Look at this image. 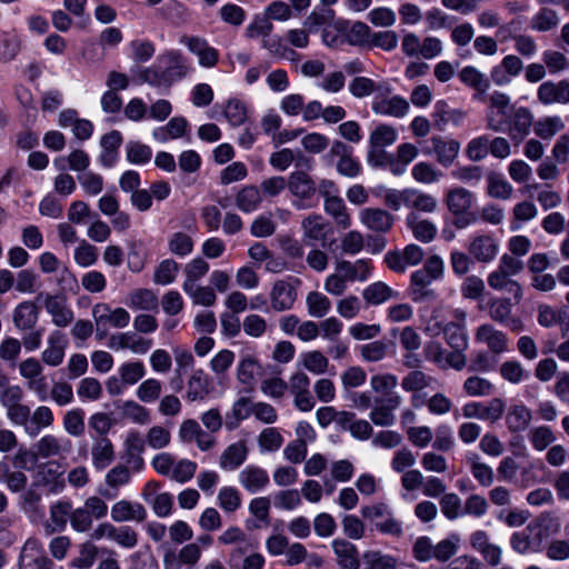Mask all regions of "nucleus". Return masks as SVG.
<instances>
[{"label":"nucleus","instance_id":"680f3d73","mask_svg":"<svg viewBox=\"0 0 569 569\" xmlns=\"http://www.w3.org/2000/svg\"><path fill=\"white\" fill-rule=\"evenodd\" d=\"M121 413L124 418L137 425H147L151 420L150 411L134 400H126L120 406Z\"/></svg>","mask_w":569,"mask_h":569},{"label":"nucleus","instance_id":"ea45409f","mask_svg":"<svg viewBox=\"0 0 569 569\" xmlns=\"http://www.w3.org/2000/svg\"><path fill=\"white\" fill-rule=\"evenodd\" d=\"M406 221L417 240L428 243L435 239L437 227L431 221L420 219L415 212L409 213Z\"/></svg>","mask_w":569,"mask_h":569},{"label":"nucleus","instance_id":"6e6d98bb","mask_svg":"<svg viewBox=\"0 0 569 569\" xmlns=\"http://www.w3.org/2000/svg\"><path fill=\"white\" fill-rule=\"evenodd\" d=\"M488 186L487 193L495 199L508 200L511 198L513 188L512 186L505 179L503 176L499 173H490L487 177Z\"/></svg>","mask_w":569,"mask_h":569},{"label":"nucleus","instance_id":"c9c22d12","mask_svg":"<svg viewBox=\"0 0 569 569\" xmlns=\"http://www.w3.org/2000/svg\"><path fill=\"white\" fill-rule=\"evenodd\" d=\"M92 466L102 470L107 468L114 460V449L112 442L106 438L100 437L94 440L91 448Z\"/></svg>","mask_w":569,"mask_h":569},{"label":"nucleus","instance_id":"774afa93","mask_svg":"<svg viewBox=\"0 0 569 569\" xmlns=\"http://www.w3.org/2000/svg\"><path fill=\"white\" fill-rule=\"evenodd\" d=\"M283 437L277 428L268 427L258 436V446L261 452L278 451L283 445Z\"/></svg>","mask_w":569,"mask_h":569},{"label":"nucleus","instance_id":"69168bd1","mask_svg":"<svg viewBox=\"0 0 569 569\" xmlns=\"http://www.w3.org/2000/svg\"><path fill=\"white\" fill-rule=\"evenodd\" d=\"M440 510L450 521L463 516L462 500L456 492H446L439 500Z\"/></svg>","mask_w":569,"mask_h":569},{"label":"nucleus","instance_id":"5701e85b","mask_svg":"<svg viewBox=\"0 0 569 569\" xmlns=\"http://www.w3.org/2000/svg\"><path fill=\"white\" fill-rule=\"evenodd\" d=\"M239 483L250 493L262 491L269 485V475L266 469L248 465L238 475Z\"/></svg>","mask_w":569,"mask_h":569},{"label":"nucleus","instance_id":"a19ab883","mask_svg":"<svg viewBox=\"0 0 569 569\" xmlns=\"http://www.w3.org/2000/svg\"><path fill=\"white\" fill-rule=\"evenodd\" d=\"M565 121L560 116H545L533 124V132L542 140H551L556 134L565 129Z\"/></svg>","mask_w":569,"mask_h":569},{"label":"nucleus","instance_id":"20e7f679","mask_svg":"<svg viewBox=\"0 0 569 569\" xmlns=\"http://www.w3.org/2000/svg\"><path fill=\"white\" fill-rule=\"evenodd\" d=\"M288 190L295 198L293 206L301 210L312 208L311 200L317 193V183L306 171H293L288 177Z\"/></svg>","mask_w":569,"mask_h":569},{"label":"nucleus","instance_id":"f257e3e1","mask_svg":"<svg viewBox=\"0 0 569 569\" xmlns=\"http://www.w3.org/2000/svg\"><path fill=\"white\" fill-rule=\"evenodd\" d=\"M188 72L189 67L182 54L177 50H168L157 58L154 64L141 69L138 79L156 88L169 89Z\"/></svg>","mask_w":569,"mask_h":569},{"label":"nucleus","instance_id":"4be33fe9","mask_svg":"<svg viewBox=\"0 0 569 569\" xmlns=\"http://www.w3.org/2000/svg\"><path fill=\"white\" fill-rule=\"evenodd\" d=\"M131 480V472L127 466L117 465L112 467L104 477L106 488H100L98 491L101 497L107 499L116 498L118 490L128 485Z\"/></svg>","mask_w":569,"mask_h":569},{"label":"nucleus","instance_id":"bf43d9fd","mask_svg":"<svg viewBox=\"0 0 569 569\" xmlns=\"http://www.w3.org/2000/svg\"><path fill=\"white\" fill-rule=\"evenodd\" d=\"M435 381L433 377L423 371L412 370L402 378L401 388L407 392H418L430 387Z\"/></svg>","mask_w":569,"mask_h":569},{"label":"nucleus","instance_id":"7c9ffc66","mask_svg":"<svg viewBox=\"0 0 569 569\" xmlns=\"http://www.w3.org/2000/svg\"><path fill=\"white\" fill-rule=\"evenodd\" d=\"M126 305L132 310L152 311L158 309L159 299L153 290L138 288L127 295Z\"/></svg>","mask_w":569,"mask_h":569},{"label":"nucleus","instance_id":"6e6552de","mask_svg":"<svg viewBox=\"0 0 569 569\" xmlns=\"http://www.w3.org/2000/svg\"><path fill=\"white\" fill-rule=\"evenodd\" d=\"M202 555L198 543H187L179 551L167 548L163 553V569H194Z\"/></svg>","mask_w":569,"mask_h":569},{"label":"nucleus","instance_id":"9b49d317","mask_svg":"<svg viewBox=\"0 0 569 569\" xmlns=\"http://www.w3.org/2000/svg\"><path fill=\"white\" fill-rule=\"evenodd\" d=\"M537 99L542 106L569 104V80L543 81L537 88Z\"/></svg>","mask_w":569,"mask_h":569},{"label":"nucleus","instance_id":"13d9d810","mask_svg":"<svg viewBox=\"0 0 569 569\" xmlns=\"http://www.w3.org/2000/svg\"><path fill=\"white\" fill-rule=\"evenodd\" d=\"M67 161L70 170L76 172H84L90 166V157L82 149L72 150L66 158L60 157L53 161L59 169H64L63 162Z\"/></svg>","mask_w":569,"mask_h":569},{"label":"nucleus","instance_id":"aec40b11","mask_svg":"<svg viewBox=\"0 0 569 569\" xmlns=\"http://www.w3.org/2000/svg\"><path fill=\"white\" fill-rule=\"evenodd\" d=\"M360 222L369 230L386 233L393 226V217L380 208H365L359 211Z\"/></svg>","mask_w":569,"mask_h":569},{"label":"nucleus","instance_id":"052dcab7","mask_svg":"<svg viewBox=\"0 0 569 569\" xmlns=\"http://www.w3.org/2000/svg\"><path fill=\"white\" fill-rule=\"evenodd\" d=\"M62 426L69 436H82L86 430L84 411L80 408L68 410L63 416Z\"/></svg>","mask_w":569,"mask_h":569},{"label":"nucleus","instance_id":"de8ad7c7","mask_svg":"<svg viewBox=\"0 0 569 569\" xmlns=\"http://www.w3.org/2000/svg\"><path fill=\"white\" fill-rule=\"evenodd\" d=\"M398 139L397 129L388 123H379L376 126L369 134V146L376 148H387L392 146Z\"/></svg>","mask_w":569,"mask_h":569},{"label":"nucleus","instance_id":"338daca9","mask_svg":"<svg viewBox=\"0 0 569 569\" xmlns=\"http://www.w3.org/2000/svg\"><path fill=\"white\" fill-rule=\"evenodd\" d=\"M462 388L469 397H487L495 391L493 383L479 376H471L467 378Z\"/></svg>","mask_w":569,"mask_h":569},{"label":"nucleus","instance_id":"e2e57ef3","mask_svg":"<svg viewBox=\"0 0 569 569\" xmlns=\"http://www.w3.org/2000/svg\"><path fill=\"white\" fill-rule=\"evenodd\" d=\"M144 441L153 450L164 449L171 442L170 429L161 425H154L147 430Z\"/></svg>","mask_w":569,"mask_h":569},{"label":"nucleus","instance_id":"864d4df0","mask_svg":"<svg viewBox=\"0 0 569 569\" xmlns=\"http://www.w3.org/2000/svg\"><path fill=\"white\" fill-rule=\"evenodd\" d=\"M300 362L306 370L318 376L326 373L329 368L328 358L319 350L301 353Z\"/></svg>","mask_w":569,"mask_h":569},{"label":"nucleus","instance_id":"b1692460","mask_svg":"<svg viewBox=\"0 0 569 569\" xmlns=\"http://www.w3.org/2000/svg\"><path fill=\"white\" fill-rule=\"evenodd\" d=\"M505 413L506 427L511 433L526 431L532 420V411L522 402L510 405Z\"/></svg>","mask_w":569,"mask_h":569},{"label":"nucleus","instance_id":"ddd939ff","mask_svg":"<svg viewBox=\"0 0 569 569\" xmlns=\"http://www.w3.org/2000/svg\"><path fill=\"white\" fill-rule=\"evenodd\" d=\"M431 149L425 150L426 154H433L436 160L442 167H450L453 164L460 152V142L441 136H433L430 138Z\"/></svg>","mask_w":569,"mask_h":569},{"label":"nucleus","instance_id":"c756f323","mask_svg":"<svg viewBox=\"0 0 569 569\" xmlns=\"http://www.w3.org/2000/svg\"><path fill=\"white\" fill-rule=\"evenodd\" d=\"M248 452V446L243 440L229 445L219 457L220 469L237 470L247 460Z\"/></svg>","mask_w":569,"mask_h":569},{"label":"nucleus","instance_id":"cd10ccee","mask_svg":"<svg viewBox=\"0 0 569 569\" xmlns=\"http://www.w3.org/2000/svg\"><path fill=\"white\" fill-rule=\"evenodd\" d=\"M336 270L341 271V276L348 282L366 281L370 278L372 272V263L368 259H358L355 262L340 260L335 266Z\"/></svg>","mask_w":569,"mask_h":569},{"label":"nucleus","instance_id":"1a4fd4ad","mask_svg":"<svg viewBox=\"0 0 569 569\" xmlns=\"http://www.w3.org/2000/svg\"><path fill=\"white\" fill-rule=\"evenodd\" d=\"M178 439L182 443L194 441L200 451H209L216 445V439L204 431L194 419H184L180 423Z\"/></svg>","mask_w":569,"mask_h":569},{"label":"nucleus","instance_id":"f704fd0d","mask_svg":"<svg viewBox=\"0 0 569 569\" xmlns=\"http://www.w3.org/2000/svg\"><path fill=\"white\" fill-rule=\"evenodd\" d=\"M188 121L183 117H173L166 126L153 129L152 137L156 141L164 143L169 140L179 139L184 136Z\"/></svg>","mask_w":569,"mask_h":569},{"label":"nucleus","instance_id":"a211bd4d","mask_svg":"<svg viewBox=\"0 0 569 569\" xmlns=\"http://www.w3.org/2000/svg\"><path fill=\"white\" fill-rule=\"evenodd\" d=\"M71 441L61 436L44 435L36 443V450L40 458L63 457L71 452Z\"/></svg>","mask_w":569,"mask_h":569},{"label":"nucleus","instance_id":"e433bc0d","mask_svg":"<svg viewBox=\"0 0 569 569\" xmlns=\"http://www.w3.org/2000/svg\"><path fill=\"white\" fill-rule=\"evenodd\" d=\"M332 548L341 569L359 568L358 551L351 542L343 539H335L332 541Z\"/></svg>","mask_w":569,"mask_h":569},{"label":"nucleus","instance_id":"09e8293b","mask_svg":"<svg viewBox=\"0 0 569 569\" xmlns=\"http://www.w3.org/2000/svg\"><path fill=\"white\" fill-rule=\"evenodd\" d=\"M408 207L426 213H432L438 207L437 199L419 189L409 188Z\"/></svg>","mask_w":569,"mask_h":569},{"label":"nucleus","instance_id":"2f4dec72","mask_svg":"<svg viewBox=\"0 0 569 569\" xmlns=\"http://www.w3.org/2000/svg\"><path fill=\"white\" fill-rule=\"evenodd\" d=\"M325 212L332 218L337 228L347 230L351 227L352 220L348 208L340 196L323 201Z\"/></svg>","mask_w":569,"mask_h":569},{"label":"nucleus","instance_id":"0eeeda50","mask_svg":"<svg viewBox=\"0 0 569 569\" xmlns=\"http://www.w3.org/2000/svg\"><path fill=\"white\" fill-rule=\"evenodd\" d=\"M297 278L279 279L273 282L270 290V303L274 311L282 312L292 309L297 300Z\"/></svg>","mask_w":569,"mask_h":569},{"label":"nucleus","instance_id":"72a5a7b5","mask_svg":"<svg viewBox=\"0 0 569 569\" xmlns=\"http://www.w3.org/2000/svg\"><path fill=\"white\" fill-rule=\"evenodd\" d=\"M53 411L48 406H38L30 415L26 433L30 437L38 436L42 429L50 428L53 425Z\"/></svg>","mask_w":569,"mask_h":569},{"label":"nucleus","instance_id":"49530a36","mask_svg":"<svg viewBox=\"0 0 569 569\" xmlns=\"http://www.w3.org/2000/svg\"><path fill=\"white\" fill-rule=\"evenodd\" d=\"M262 202V194L256 186H246L236 194V206L242 212L256 211Z\"/></svg>","mask_w":569,"mask_h":569},{"label":"nucleus","instance_id":"4468645a","mask_svg":"<svg viewBox=\"0 0 569 569\" xmlns=\"http://www.w3.org/2000/svg\"><path fill=\"white\" fill-rule=\"evenodd\" d=\"M475 340L478 343L485 345L493 355H501L508 351V336L490 323H483L477 328Z\"/></svg>","mask_w":569,"mask_h":569},{"label":"nucleus","instance_id":"a878e982","mask_svg":"<svg viewBox=\"0 0 569 569\" xmlns=\"http://www.w3.org/2000/svg\"><path fill=\"white\" fill-rule=\"evenodd\" d=\"M376 114L388 116L393 118H403L410 110V104L401 96H392L389 98H376L371 106Z\"/></svg>","mask_w":569,"mask_h":569},{"label":"nucleus","instance_id":"f8f14e48","mask_svg":"<svg viewBox=\"0 0 569 569\" xmlns=\"http://www.w3.org/2000/svg\"><path fill=\"white\" fill-rule=\"evenodd\" d=\"M43 306L50 315L52 323L57 327L66 328L74 319V313L64 296L46 293L43 295Z\"/></svg>","mask_w":569,"mask_h":569},{"label":"nucleus","instance_id":"a18cd8bd","mask_svg":"<svg viewBox=\"0 0 569 569\" xmlns=\"http://www.w3.org/2000/svg\"><path fill=\"white\" fill-rule=\"evenodd\" d=\"M252 415V403L242 397L232 403L230 411L226 415L224 426L228 430H234L240 422Z\"/></svg>","mask_w":569,"mask_h":569},{"label":"nucleus","instance_id":"473e14b6","mask_svg":"<svg viewBox=\"0 0 569 569\" xmlns=\"http://www.w3.org/2000/svg\"><path fill=\"white\" fill-rule=\"evenodd\" d=\"M71 505L66 501H59L50 508V519L43 526L46 535H52L56 531H62L68 520L70 521Z\"/></svg>","mask_w":569,"mask_h":569},{"label":"nucleus","instance_id":"79ce46f5","mask_svg":"<svg viewBox=\"0 0 569 569\" xmlns=\"http://www.w3.org/2000/svg\"><path fill=\"white\" fill-rule=\"evenodd\" d=\"M560 23L559 13L548 7L540 8L530 19V28L537 32H548Z\"/></svg>","mask_w":569,"mask_h":569},{"label":"nucleus","instance_id":"7ed1b4c3","mask_svg":"<svg viewBox=\"0 0 569 569\" xmlns=\"http://www.w3.org/2000/svg\"><path fill=\"white\" fill-rule=\"evenodd\" d=\"M91 315L96 327V337L99 340L108 336L109 328L123 329L130 322V313L127 309L111 308L107 302L93 305Z\"/></svg>","mask_w":569,"mask_h":569},{"label":"nucleus","instance_id":"bb28decb","mask_svg":"<svg viewBox=\"0 0 569 569\" xmlns=\"http://www.w3.org/2000/svg\"><path fill=\"white\" fill-rule=\"evenodd\" d=\"M110 516L114 522H141L147 517V510L139 502H131L123 499L112 505Z\"/></svg>","mask_w":569,"mask_h":569},{"label":"nucleus","instance_id":"6ab92c4d","mask_svg":"<svg viewBox=\"0 0 569 569\" xmlns=\"http://www.w3.org/2000/svg\"><path fill=\"white\" fill-rule=\"evenodd\" d=\"M68 340L61 331H52L47 339V347L41 352V361L50 367H58L63 362Z\"/></svg>","mask_w":569,"mask_h":569},{"label":"nucleus","instance_id":"4c0bfd02","mask_svg":"<svg viewBox=\"0 0 569 569\" xmlns=\"http://www.w3.org/2000/svg\"><path fill=\"white\" fill-rule=\"evenodd\" d=\"M210 393V380L203 370L192 372L187 382V399L190 402L203 400Z\"/></svg>","mask_w":569,"mask_h":569},{"label":"nucleus","instance_id":"4d7b16f0","mask_svg":"<svg viewBox=\"0 0 569 569\" xmlns=\"http://www.w3.org/2000/svg\"><path fill=\"white\" fill-rule=\"evenodd\" d=\"M513 303L510 298L497 297L488 301L489 317L500 323H505L512 313Z\"/></svg>","mask_w":569,"mask_h":569},{"label":"nucleus","instance_id":"2eb2a0df","mask_svg":"<svg viewBox=\"0 0 569 569\" xmlns=\"http://www.w3.org/2000/svg\"><path fill=\"white\" fill-rule=\"evenodd\" d=\"M402 403L400 395H390L383 400H376V406L371 408L369 418L373 425L379 427H391L396 423L395 410Z\"/></svg>","mask_w":569,"mask_h":569},{"label":"nucleus","instance_id":"58836bf2","mask_svg":"<svg viewBox=\"0 0 569 569\" xmlns=\"http://www.w3.org/2000/svg\"><path fill=\"white\" fill-rule=\"evenodd\" d=\"M466 461L471 475L481 487H490L493 483V469L488 463L482 462L479 455L471 452L466 457Z\"/></svg>","mask_w":569,"mask_h":569},{"label":"nucleus","instance_id":"8fccbe9b","mask_svg":"<svg viewBox=\"0 0 569 569\" xmlns=\"http://www.w3.org/2000/svg\"><path fill=\"white\" fill-rule=\"evenodd\" d=\"M118 376L127 386H134L146 376V367L140 360H129L118 367Z\"/></svg>","mask_w":569,"mask_h":569},{"label":"nucleus","instance_id":"423d86ee","mask_svg":"<svg viewBox=\"0 0 569 569\" xmlns=\"http://www.w3.org/2000/svg\"><path fill=\"white\" fill-rule=\"evenodd\" d=\"M423 249L415 243L406 246L402 250L388 251L383 261L395 272L403 273L409 267H416L423 261Z\"/></svg>","mask_w":569,"mask_h":569},{"label":"nucleus","instance_id":"c85d7f7f","mask_svg":"<svg viewBox=\"0 0 569 569\" xmlns=\"http://www.w3.org/2000/svg\"><path fill=\"white\" fill-rule=\"evenodd\" d=\"M301 228L303 241L309 246H315L317 242L326 240L328 223L321 214H308L302 220Z\"/></svg>","mask_w":569,"mask_h":569},{"label":"nucleus","instance_id":"f03ea898","mask_svg":"<svg viewBox=\"0 0 569 569\" xmlns=\"http://www.w3.org/2000/svg\"><path fill=\"white\" fill-rule=\"evenodd\" d=\"M476 202V196L463 187H453L445 196L448 211L455 217L453 224L458 229H465L477 221L471 212Z\"/></svg>","mask_w":569,"mask_h":569},{"label":"nucleus","instance_id":"9d476101","mask_svg":"<svg viewBox=\"0 0 569 569\" xmlns=\"http://www.w3.org/2000/svg\"><path fill=\"white\" fill-rule=\"evenodd\" d=\"M18 566L19 569H50L51 560L41 543L34 538H29L21 548Z\"/></svg>","mask_w":569,"mask_h":569},{"label":"nucleus","instance_id":"c03bdc74","mask_svg":"<svg viewBox=\"0 0 569 569\" xmlns=\"http://www.w3.org/2000/svg\"><path fill=\"white\" fill-rule=\"evenodd\" d=\"M396 297L397 292L382 281L370 283L362 291L365 301L373 306L381 305Z\"/></svg>","mask_w":569,"mask_h":569},{"label":"nucleus","instance_id":"37998d69","mask_svg":"<svg viewBox=\"0 0 569 569\" xmlns=\"http://www.w3.org/2000/svg\"><path fill=\"white\" fill-rule=\"evenodd\" d=\"M460 81L479 93H486L490 88L487 76L473 66H466L459 72Z\"/></svg>","mask_w":569,"mask_h":569},{"label":"nucleus","instance_id":"0e129e2a","mask_svg":"<svg viewBox=\"0 0 569 569\" xmlns=\"http://www.w3.org/2000/svg\"><path fill=\"white\" fill-rule=\"evenodd\" d=\"M372 30L365 22L357 21L346 32L349 44L368 49Z\"/></svg>","mask_w":569,"mask_h":569},{"label":"nucleus","instance_id":"39448f33","mask_svg":"<svg viewBox=\"0 0 569 569\" xmlns=\"http://www.w3.org/2000/svg\"><path fill=\"white\" fill-rule=\"evenodd\" d=\"M500 243L492 233H475L469 238L467 251L475 261L491 263L498 256Z\"/></svg>","mask_w":569,"mask_h":569},{"label":"nucleus","instance_id":"412c9836","mask_svg":"<svg viewBox=\"0 0 569 569\" xmlns=\"http://www.w3.org/2000/svg\"><path fill=\"white\" fill-rule=\"evenodd\" d=\"M535 117L532 111L527 107H519L513 110L510 124L509 136L516 142H521L533 129Z\"/></svg>","mask_w":569,"mask_h":569},{"label":"nucleus","instance_id":"dca6fc26","mask_svg":"<svg viewBox=\"0 0 569 569\" xmlns=\"http://www.w3.org/2000/svg\"><path fill=\"white\" fill-rule=\"evenodd\" d=\"M180 43L198 57V62L203 68H213L219 60V52L216 48L209 46L206 39L200 37L183 36Z\"/></svg>","mask_w":569,"mask_h":569},{"label":"nucleus","instance_id":"f3484780","mask_svg":"<svg viewBox=\"0 0 569 569\" xmlns=\"http://www.w3.org/2000/svg\"><path fill=\"white\" fill-rule=\"evenodd\" d=\"M512 277L513 274L496 268L488 274L487 282L492 290L507 292L512 296L516 303H519L523 298V289Z\"/></svg>","mask_w":569,"mask_h":569},{"label":"nucleus","instance_id":"603ef678","mask_svg":"<svg viewBox=\"0 0 569 569\" xmlns=\"http://www.w3.org/2000/svg\"><path fill=\"white\" fill-rule=\"evenodd\" d=\"M306 306L309 316L323 318L331 309V301L320 291H310L306 297Z\"/></svg>","mask_w":569,"mask_h":569},{"label":"nucleus","instance_id":"5fc2aeb1","mask_svg":"<svg viewBox=\"0 0 569 569\" xmlns=\"http://www.w3.org/2000/svg\"><path fill=\"white\" fill-rule=\"evenodd\" d=\"M182 289L194 305L211 307L217 301V296L212 287L198 284L188 287V284H182Z\"/></svg>","mask_w":569,"mask_h":569},{"label":"nucleus","instance_id":"3c124183","mask_svg":"<svg viewBox=\"0 0 569 569\" xmlns=\"http://www.w3.org/2000/svg\"><path fill=\"white\" fill-rule=\"evenodd\" d=\"M40 287L39 276L31 269H22L14 276V288L19 293L33 295Z\"/></svg>","mask_w":569,"mask_h":569},{"label":"nucleus","instance_id":"393cba45","mask_svg":"<svg viewBox=\"0 0 569 569\" xmlns=\"http://www.w3.org/2000/svg\"><path fill=\"white\" fill-rule=\"evenodd\" d=\"M39 321V308L31 300H23L12 311L13 326L19 331L34 329Z\"/></svg>","mask_w":569,"mask_h":569}]
</instances>
